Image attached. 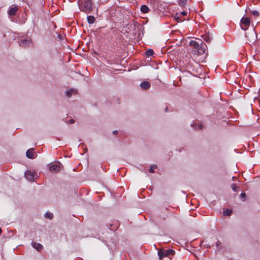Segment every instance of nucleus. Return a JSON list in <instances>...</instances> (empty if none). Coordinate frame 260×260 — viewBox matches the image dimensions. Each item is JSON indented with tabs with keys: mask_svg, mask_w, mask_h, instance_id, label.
Here are the masks:
<instances>
[{
	"mask_svg": "<svg viewBox=\"0 0 260 260\" xmlns=\"http://www.w3.org/2000/svg\"><path fill=\"white\" fill-rule=\"evenodd\" d=\"M79 5L81 11L88 13L92 9L93 5L90 0H81Z\"/></svg>",
	"mask_w": 260,
	"mask_h": 260,
	"instance_id": "f257e3e1",
	"label": "nucleus"
},
{
	"mask_svg": "<svg viewBox=\"0 0 260 260\" xmlns=\"http://www.w3.org/2000/svg\"><path fill=\"white\" fill-rule=\"evenodd\" d=\"M174 251L172 249L168 250H161L158 251V255L159 259H162L164 257L168 256L170 255H173L174 254Z\"/></svg>",
	"mask_w": 260,
	"mask_h": 260,
	"instance_id": "f03ea898",
	"label": "nucleus"
},
{
	"mask_svg": "<svg viewBox=\"0 0 260 260\" xmlns=\"http://www.w3.org/2000/svg\"><path fill=\"white\" fill-rule=\"evenodd\" d=\"M250 19L249 18L243 17L240 22V26L242 29L246 30L250 25Z\"/></svg>",
	"mask_w": 260,
	"mask_h": 260,
	"instance_id": "7ed1b4c3",
	"label": "nucleus"
},
{
	"mask_svg": "<svg viewBox=\"0 0 260 260\" xmlns=\"http://www.w3.org/2000/svg\"><path fill=\"white\" fill-rule=\"evenodd\" d=\"M37 174L36 172H31L30 171H26L25 173L24 176L26 179L28 180L33 181Z\"/></svg>",
	"mask_w": 260,
	"mask_h": 260,
	"instance_id": "20e7f679",
	"label": "nucleus"
},
{
	"mask_svg": "<svg viewBox=\"0 0 260 260\" xmlns=\"http://www.w3.org/2000/svg\"><path fill=\"white\" fill-rule=\"evenodd\" d=\"M206 49V45L203 42H201L200 44H199V47L197 48V49L198 53L199 54H204L205 52Z\"/></svg>",
	"mask_w": 260,
	"mask_h": 260,
	"instance_id": "39448f33",
	"label": "nucleus"
},
{
	"mask_svg": "<svg viewBox=\"0 0 260 260\" xmlns=\"http://www.w3.org/2000/svg\"><path fill=\"white\" fill-rule=\"evenodd\" d=\"M50 171L52 173L57 172L60 171V167L58 164H53L49 167Z\"/></svg>",
	"mask_w": 260,
	"mask_h": 260,
	"instance_id": "423d86ee",
	"label": "nucleus"
},
{
	"mask_svg": "<svg viewBox=\"0 0 260 260\" xmlns=\"http://www.w3.org/2000/svg\"><path fill=\"white\" fill-rule=\"evenodd\" d=\"M31 44V41L30 39H25V40H22L19 43V45L21 47H26L29 46V45Z\"/></svg>",
	"mask_w": 260,
	"mask_h": 260,
	"instance_id": "0eeeda50",
	"label": "nucleus"
},
{
	"mask_svg": "<svg viewBox=\"0 0 260 260\" xmlns=\"http://www.w3.org/2000/svg\"><path fill=\"white\" fill-rule=\"evenodd\" d=\"M150 83L148 82V81H143V82H142L140 86L141 87V88L143 89H145V90H147V89H148L150 87Z\"/></svg>",
	"mask_w": 260,
	"mask_h": 260,
	"instance_id": "6e6552de",
	"label": "nucleus"
},
{
	"mask_svg": "<svg viewBox=\"0 0 260 260\" xmlns=\"http://www.w3.org/2000/svg\"><path fill=\"white\" fill-rule=\"evenodd\" d=\"M18 9L16 6L10 8L8 11L9 15L11 16L15 15L18 11Z\"/></svg>",
	"mask_w": 260,
	"mask_h": 260,
	"instance_id": "1a4fd4ad",
	"label": "nucleus"
},
{
	"mask_svg": "<svg viewBox=\"0 0 260 260\" xmlns=\"http://www.w3.org/2000/svg\"><path fill=\"white\" fill-rule=\"evenodd\" d=\"M33 151H34L33 148H31V149L27 150V151L26 152V155L27 158H30V159L34 158V154Z\"/></svg>",
	"mask_w": 260,
	"mask_h": 260,
	"instance_id": "9d476101",
	"label": "nucleus"
},
{
	"mask_svg": "<svg viewBox=\"0 0 260 260\" xmlns=\"http://www.w3.org/2000/svg\"><path fill=\"white\" fill-rule=\"evenodd\" d=\"M31 245L33 246V247L36 248L38 251L41 250L43 248V246L40 243H36L32 242L31 243Z\"/></svg>",
	"mask_w": 260,
	"mask_h": 260,
	"instance_id": "9b49d317",
	"label": "nucleus"
},
{
	"mask_svg": "<svg viewBox=\"0 0 260 260\" xmlns=\"http://www.w3.org/2000/svg\"><path fill=\"white\" fill-rule=\"evenodd\" d=\"M199 43L197 42L194 40H191L189 42V45L194 47L196 49L197 48L199 47Z\"/></svg>",
	"mask_w": 260,
	"mask_h": 260,
	"instance_id": "f8f14e48",
	"label": "nucleus"
},
{
	"mask_svg": "<svg viewBox=\"0 0 260 260\" xmlns=\"http://www.w3.org/2000/svg\"><path fill=\"white\" fill-rule=\"evenodd\" d=\"M203 39L207 42H210L212 40V37L208 34H205L202 36Z\"/></svg>",
	"mask_w": 260,
	"mask_h": 260,
	"instance_id": "ddd939ff",
	"label": "nucleus"
},
{
	"mask_svg": "<svg viewBox=\"0 0 260 260\" xmlns=\"http://www.w3.org/2000/svg\"><path fill=\"white\" fill-rule=\"evenodd\" d=\"M140 10L143 13H147L149 11V8L146 5H142L141 7Z\"/></svg>",
	"mask_w": 260,
	"mask_h": 260,
	"instance_id": "4468645a",
	"label": "nucleus"
},
{
	"mask_svg": "<svg viewBox=\"0 0 260 260\" xmlns=\"http://www.w3.org/2000/svg\"><path fill=\"white\" fill-rule=\"evenodd\" d=\"M76 92V90L73 89H69L67 91H66V95L70 97L73 94H75Z\"/></svg>",
	"mask_w": 260,
	"mask_h": 260,
	"instance_id": "2eb2a0df",
	"label": "nucleus"
},
{
	"mask_svg": "<svg viewBox=\"0 0 260 260\" xmlns=\"http://www.w3.org/2000/svg\"><path fill=\"white\" fill-rule=\"evenodd\" d=\"M95 18L92 16L87 17V21L89 24H93L95 22Z\"/></svg>",
	"mask_w": 260,
	"mask_h": 260,
	"instance_id": "dca6fc26",
	"label": "nucleus"
},
{
	"mask_svg": "<svg viewBox=\"0 0 260 260\" xmlns=\"http://www.w3.org/2000/svg\"><path fill=\"white\" fill-rule=\"evenodd\" d=\"M178 4L181 6H185L187 3V0H178Z\"/></svg>",
	"mask_w": 260,
	"mask_h": 260,
	"instance_id": "f3484780",
	"label": "nucleus"
},
{
	"mask_svg": "<svg viewBox=\"0 0 260 260\" xmlns=\"http://www.w3.org/2000/svg\"><path fill=\"white\" fill-rule=\"evenodd\" d=\"M45 217L47 218L51 219L53 218V214L50 212H47L45 214Z\"/></svg>",
	"mask_w": 260,
	"mask_h": 260,
	"instance_id": "a211bd4d",
	"label": "nucleus"
},
{
	"mask_svg": "<svg viewBox=\"0 0 260 260\" xmlns=\"http://www.w3.org/2000/svg\"><path fill=\"white\" fill-rule=\"evenodd\" d=\"M157 165H153L150 167V168L149 169V171L150 173H154V169H156Z\"/></svg>",
	"mask_w": 260,
	"mask_h": 260,
	"instance_id": "6ab92c4d",
	"label": "nucleus"
},
{
	"mask_svg": "<svg viewBox=\"0 0 260 260\" xmlns=\"http://www.w3.org/2000/svg\"><path fill=\"white\" fill-rule=\"evenodd\" d=\"M250 12L251 14L255 17L258 16L259 14V12L257 10H251Z\"/></svg>",
	"mask_w": 260,
	"mask_h": 260,
	"instance_id": "aec40b11",
	"label": "nucleus"
},
{
	"mask_svg": "<svg viewBox=\"0 0 260 260\" xmlns=\"http://www.w3.org/2000/svg\"><path fill=\"white\" fill-rule=\"evenodd\" d=\"M154 52L152 49H149L146 52V55L147 56H151L153 54Z\"/></svg>",
	"mask_w": 260,
	"mask_h": 260,
	"instance_id": "412c9836",
	"label": "nucleus"
},
{
	"mask_svg": "<svg viewBox=\"0 0 260 260\" xmlns=\"http://www.w3.org/2000/svg\"><path fill=\"white\" fill-rule=\"evenodd\" d=\"M231 211L230 210L228 209V210H226L223 211V215H224L229 216L231 215Z\"/></svg>",
	"mask_w": 260,
	"mask_h": 260,
	"instance_id": "4be33fe9",
	"label": "nucleus"
},
{
	"mask_svg": "<svg viewBox=\"0 0 260 260\" xmlns=\"http://www.w3.org/2000/svg\"><path fill=\"white\" fill-rule=\"evenodd\" d=\"M231 186L233 190H234V191H236L237 187L235 183H232Z\"/></svg>",
	"mask_w": 260,
	"mask_h": 260,
	"instance_id": "5701e85b",
	"label": "nucleus"
},
{
	"mask_svg": "<svg viewBox=\"0 0 260 260\" xmlns=\"http://www.w3.org/2000/svg\"><path fill=\"white\" fill-rule=\"evenodd\" d=\"M251 36L253 40H255L256 39V34H255L254 31H251Z\"/></svg>",
	"mask_w": 260,
	"mask_h": 260,
	"instance_id": "b1692460",
	"label": "nucleus"
},
{
	"mask_svg": "<svg viewBox=\"0 0 260 260\" xmlns=\"http://www.w3.org/2000/svg\"><path fill=\"white\" fill-rule=\"evenodd\" d=\"M221 245V242L219 241H217L216 243V247L219 249V247Z\"/></svg>",
	"mask_w": 260,
	"mask_h": 260,
	"instance_id": "393cba45",
	"label": "nucleus"
},
{
	"mask_svg": "<svg viewBox=\"0 0 260 260\" xmlns=\"http://www.w3.org/2000/svg\"><path fill=\"white\" fill-rule=\"evenodd\" d=\"M202 127H203V125L201 124H200V123L198 124V127H194V128L196 129H202Z\"/></svg>",
	"mask_w": 260,
	"mask_h": 260,
	"instance_id": "a878e982",
	"label": "nucleus"
},
{
	"mask_svg": "<svg viewBox=\"0 0 260 260\" xmlns=\"http://www.w3.org/2000/svg\"><path fill=\"white\" fill-rule=\"evenodd\" d=\"M181 14L184 15V16H186L187 14V12L186 11H183L181 13Z\"/></svg>",
	"mask_w": 260,
	"mask_h": 260,
	"instance_id": "bb28decb",
	"label": "nucleus"
},
{
	"mask_svg": "<svg viewBox=\"0 0 260 260\" xmlns=\"http://www.w3.org/2000/svg\"><path fill=\"white\" fill-rule=\"evenodd\" d=\"M241 196L242 197H245V193H241Z\"/></svg>",
	"mask_w": 260,
	"mask_h": 260,
	"instance_id": "cd10ccee",
	"label": "nucleus"
},
{
	"mask_svg": "<svg viewBox=\"0 0 260 260\" xmlns=\"http://www.w3.org/2000/svg\"><path fill=\"white\" fill-rule=\"evenodd\" d=\"M70 123H74V120L73 119H71L70 120Z\"/></svg>",
	"mask_w": 260,
	"mask_h": 260,
	"instance_id": "c85d7f7f",
	"label": "nucleus"
},
{
	"mask_svg": "<svg viewBox=\"0 0 260 260\" xmlns=\"http://www.w3.org/2000/svg\"><path fill=\"white\" fill-rule=\"evenodd\" d=\"M113 134H117L118 132H117V131H116V130H115V131H114L113 132Z\"/></svg>",
	"mask_w": 260,
	"mask_h": 260,
	"instance_id": "c756f323",
	"label": "nucleus"
},
{
	"mask_svg": "<svg viewBox=\"0 0 260 260\" xmlns=\"http://www.w3.org/2000/svg\"><path fill=\"white\" fill-rule=\"evenodd\" d=\"M235 179H236V177H232V180H233V181H235Z\"/></svg>",
	"mask_w": 260,
	"mask_h": 260,
	"instance_id": "7c9ffc66",
	"label": "nucleus"
},
{
	"mask_svg": "<svg viewBox=\"0 0 260 260\" xmlns=\"http://www.w3.org/2000/svg\"><path fill=\"white\" fill-rule=\"evenodd\" d=\"M175 19H176L178 18V17H177L176 16H175Z\"/></svg>",
	"mask_w": 260,
	"mask_h": 260,
	"instance_id": "2f4dec72",
	"label": "nucleus"
},
{
	"mask_svg": "<svg viewBox=\"0 0 260 260\" xmlns=\"http://www.w3.org/2000/svg\"><path fill=\"white\" fill-rule=\"evenodd\" d=\"M2 229H1V228H0V234H1V233H2Z\"/></svg>",
	"mask_w": 260,
	"mask_h": 260,
	"instance_id": "473e14b6",
	"label": "nucleus"
},
{
	"mask_svg": "<svg viewBox=\"0 0 260 260\" xmlns=\"http://www.w3.org/2000/svg\"><path fill=\"white\" fill-rule=\"evenodd\" d=\"M192 127H194V124H192Z\"/></svg>",
	"mask_w": 260,
	"mask_h": 260,
	"instance_id": "72a5a7b5",
	"label": "nucleus"
}]
</instances>
